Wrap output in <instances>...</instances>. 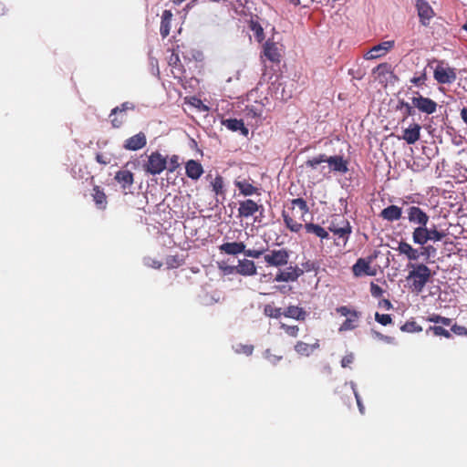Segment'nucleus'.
I'll return each instance as SVG.
<instances>
[{
    "instance_id": "nucleus-1",
    "label": "nucleus",
    "mask_w": 467,
    "mask_h": 467,
    "mask_svg": "<svg viewBox=\"0 0 467 467\" xmlns=\"http://www.w3.org/2000/svg\"><path fill=\"white\" fill-rule=\"evenodd\" d=\"M409 272L407 281L412 292L420 294L431 277V269L424 264H408Z\"/></svg>"
},
{
    "instance_id": "nucleus-2",
    "label": "nucleus",
    "mask_w": 467,
    "mask_h": 467,
    "mask_svg": "<svg viewBox=\"0 0 467 467\" xmlns=\"http://www.w3.org/2000/svg\"><path fill=\"white\" fill-rule=\"evenodd\" d=\"M219 250L221 253L229 254V255H237L241 253H244L246 256L252 258H259L265 251V249H245V244L243 242H233V243H224L219 246Z\"/></svg>"
},
{
    "instance_id": "nucleus-3",
    "label": "nucleus",
    "mask_w": 467,
    "mask_h": 467,
    "mask_svg": "<svg viewBox=\"0 0 467 467\" xmlns=\"http://www.w3.org/2000/svg\"><path fill=\"white\" fill-rule=\"evenodd\" d=\"M336 311L340 316L346 317V320L341 324L339 331L353 330L358 327V321L360 317V313L350 309L347 306H341L336 308Z\"/></svg>"
},
{
    "instance_id": "nucleus-4",
    "label": "nucleus",
    "mask_w": 467,
    "mask_h": 467,
    "mask_svg": "<svg viewBox=\"0 0 467 467\" xmlns=\"http://www.w3.org/2000/svg\"><path fill=\"white\" fill-rule=\"evenodd\" d=\"M167 168V159L162 156L159 151L152 152L146 164L144 170L151 175H157L162 172Z\"/></svg>"
},
{
    "instance_id": "nucleus-5",
    "label": "nucleus",
    "mask_w": 467,
    "mask_h": 467,
    "mask_svg": "<svg viewBox=\"0 0 467 467\" xmlns=\"http://www.w3.org/2000/svg\"><path fill=\"white\" fill-rule=\"evenodd\" d=\"M377 257L375 255H369L366 258H358L357 262L352 266V273L356 277H360L363 275L374 276L377 275V271L375 268L370 266L373 260Z\"/></svg>"
},
{
    "instance_id": "nucleus-6",
    "label": "nucleus",
    "mask_w": 467,
    "mask_h": 467,
    "mask_svg": "<svg viewBox=\"0 0 467 467\" xmlns=\"http://www.w3.org/2000/svg\"><path fill=\"white\" fill-rule=\"evenodd\" d=\"M134 109V104L129 101L123 102L120 106L112 109L109 114L112 127L115 129L120 128L126 121L127 110H133Z\"/></svg>"
},
{
    "instance_id": "nucleus-7",
    "label": "nucleus",
    "mask_w": 467,
    "mask_h": 467,
    "mask_svg": "<svg viewBox=\"0 0 467 467\" xmlns=\"http://www.w3.org/2000/svg\"><path fill=\"white\" fill-rule=\"evenodd\" d=\"M265 262L269 266L282 267L287 265L289 260V252L285 249L270 250L264 256Z\"/></svg>"
},
{
    "instance_id": "nucleus-8",
    "label": "nucleus",
    "mask_w": 467,
    "mask_h": 467,
    "mask_svg": "<svg viewBox=\"0 0 467 467\" xmlns=\"http://www.w3.org/2000/svg\"><path fill=\"white\" fill-rule=\"evenodd\" d=\"M416 96L411 98V104L419 111L431 115L436 112L437 103L430 98L423 97L419 92H415Z\"/></svg>"
},
{
    "instance_id": "nucleus-9",
    "label": "nucleus",
    "mask_w": 467,
    "mask_h": 467,
    "mask_svg": "<svg viewBox=\"0 0 467 467\" xmlns=\"http://www.w3.org/2000/svg\"><path fill=\"white\" fill-rule=\"evenodd\" d=\"M408 220L411 224L418 226H426L429 223L430 216L419 206H409L406 210Z\"/></svg>"
},
{
    "instance_id": "nucleus-10",
    "label": "nucleus",
    "mask_w": 467,
    "mask_h": 467,
    "mask_svg": "<svg viewBox=\"0 0 467 467\" xmlns=\"http://www.w3.org/2000/svg\"><path fill=\"white\" fill-rule=\"evenodd\" d=\"M433 77L439 84H451L457 78L455 68L442 66L436 67Z\"/></svg>"
},
{
    "instance_id": "nucleus-11",
    "label": "nucleus",
    "mask_w": 467,
    "mask_h": 467,
    "mask_svg": "<svg viewBox=\"0 0 467 467\" xmlns=\"http://www.w3.org/2000/svg\"><path fill=\"white\" fill-rule=\"evenodd\" d=\"M294 209H291L290 213H286L283 211V217L285 226L291 231L295 233H298L303 228V223L306 221L305 216L299 214L296 215Z\"/></svg>"
},
{
    "instance_id": "nucleus-12",
    "label": "nucleus",
    "mask_w": 467,
    "mask_h": 467,
    "mask_svg": "<svg viewBox=\"0 0 467 467\" xmlns=\"http://www.w3.org/2000/svg\"><path fill=\"white\" fill-rule=\"evenodd\" d=\"M395 42L393 40L383 41L371 47L365 55L366 59H375L385 56L389 50L394 47Z\"/></svg>"
},
{
    "instance_id": "nucleus-13",
    "label": "nucleus",
    "mask_w": 467,
    "mask_h": 467,
    "mask_svg": "<svg viewBox=\"0 0 467 467\" xmlns=\"http://www.w3.org/2000/svg\"><path fill=\"white\" fill-rule=\"evenodd\" d=\"M263 210V205L256 203L251 199H246L239 202L238 217L248 218L253 216L259 210Z\"/></svg>"
},
{
    "instance_id": "nucleus-14",
    "label": "nucleus",
    "mask_w": 467,
    "mask_h": 467,
    "mask_svg": "<svg viewBox=\"0 0 467 467\" xmlns=\"http://www.w3.org/2000/svg\"><path fill=\"white\" fill-rule=\"evenodd\" d=\"M416 8L420 22L424 26L430 24V20L434 16V11L427 1H416Z\"/></svg>"
},
{
    "instance_id": "nucleus-15",
    "label": "nucleus",
    "mask_w": 467,
    "mask_h": 467,
    "mask_svg": "<svg viewBox=\"0 0 467 467\" xmlns=\"http://www.w3.org/2000/svg\"><path fill=\"white\" fill-rule=\"evenodd\" d=\"M424 252L420 253L417 249L413 248L410 244L406 242H400L398 246V251L400 254H405L410 261H417L420 254H429L430 249H433L431 245L423 248Z\"/></svg>"
},
{
    "instance_id": "nucleus-16",
    "label": "nucleus",
    "mask_w": 467,
    "mask_h": 467,
    "mask_svg": "<svg viewBox=\"0 0 467 467\" xmlns=\"http://www.w3.org/2000/svg\"><path fill=\"white\" fill-rule=\"evenodd\" d=\"M328 230L332 232L335 235L344 238L346 243L348 240L349 235L352 232V227L348 220L343 219L340 223H336L335 222H332L328 227Z\"/></svg>"
},
{
    "instance_id": "nucleus-17",
    "label": "nucleus",
    "mask_w": 467,
    "mask_h": 467,
    "mask_svg": "<svg viewBox=\"0 0 467 467\" xmlns=\"http://www.w3.org/2000/svg\"><path fill=\"white\" fill-rule=\"evenodd\" d=\"M326 162L328 164L331 171L346 173L348 171V161L344 160L342 156L335 155L327 157L326 155Z\"/></svg>"
},
{
    "instance_id": "nucleus-18",
    "label": "nucleus",
    "mask_w": 467,
    "mask_h": 467,
    "mask_svg": "<svg viewBox=\"0 0 467 467\" xmlns=\"http://www.w3.org/2000/svg\"><path fill=\"white\" fill-rule=\"evenodd\" d=\"M304 274V270L297 266H289L285 271L280 272L275 277L276 282H294L298 279L300 275Z\"/></svg>"
},
{
    "instance_id": "nucleus-19",
    "label": "nucleus",
    "mask_w": 467,
    "mask_h": 467,
    "mask_svg": "<svg viewBox=\"0 0 467 467\" xmlns=\"http://www.w3.org/2000/svg\"><path fill=\"white\" fill-rule=\"evenodd\" d=\"M320 347L319 339L316 338L313 343H306L304 341H297L294 347L295 351L304 357H309L314 353L315 350L318 349Z\"/></svg>"
},
{
    "instance_id": "nucleus-20",
    "label": "nucleus",
    "mask_w": 467,
    "mask_h": 467,
    "mask_svg": "<svg viewBox=\"0 0 467 467\" xmlns=\"http://www.w3.org/2000/svg\"><path fill=\"white\" fill-rule=\"evenodd\" d=\"M147 143L146 136L143 132L127 139L124 142V148L129 150H138L142 149Z\"/></svg>"
},
{
    "instance_id": "nucleus-21",
    "label": "nucleus",
    "mask_w": 467,
    "mask_h": 467,
    "mask_svg": "<svg viewBox=\"0 0 467 467\" xmlns=\"http://www.w3.org/2000/svg\"><path fill=\"white\" fill-rule=\"evenodd\" d=\"M283 316L297 321H305L308 314L303 307L290 305L283 311Z\"/></svg>"
},
{
    "instance_id": "nucleus-22",
    "label": "nucleus",
    "mask_w": 467,
    "mask_h": 467,
    "mask_svg": "<svg viewBox=\"0 0 467 467\" xmlns=\"http://www.w3.org/2000/svg\"><path fill=\"white\" fill-rule=\"evenodd\" d=\"M185 173L190 179L197 181L202 175L203 168L199 161L189 160L185 163Z\"/></svg>"
},
{
    "instance_id": "nucleus-23",
    "label": "nucleus",
    "mask_w": 467,
    "mask_h": 467,
    "mask_svg": "<svg viewBox=\"0 0 467 467\" xmlns=\"http://www.w3.org/2000/svg\"><path fill=\"white\" fill-rule=\"evenodd\" d=\"M235 271L239 275L251 276L256 275V266L254 261L243 259L238 261Z\"/></svg>"
},
{
    "instance_id": "nucleus-24",
    "label": "nucleus",
    "mask_w": 467,
    "mask_h": 467,
    "mask_svg": "<svg viewBox=\"0 0 467 467\" xmlns=\"http://www.w3.org/2000/svg\"><path fill=\"white\" fill-rule=\"evenodd\" d=\"M420 130H421V127L420 124L413 123V124L410 125L409 128L404 130L402 139L408 144H414L420 138Z\"/></svg>"
},
{
    "instance_id": "nucleus-25",
    "label": "nucleus",
    "mask_w": 467,
    "mask_h": 467,
    "mask_svg": "<svg viewBox=\"0 0 467 467\" xmlns=\"http://www.w3.org/2000/svg\"><path fill=\"white\" fill-rule=\"evenodd\" d=\"M379 216L388 222L398 221L402 216V209L397 205H389L380 212Z\"/></svg>"
},
{
    "instance_id": "nucleus-26",
    "label": "nucleus",
    "mask_w": 467,
    "mask_h": 467,
    "mask_svg": "<svg viewBox=\"0 0 467 467\" xmlns=\"http://www.w3.org/2000/svg\"><path fill=\"white\" fill-rule=\"evenodd\" d=\"M168 64L171 67V72L174 77L181 78L183 75L184 68L179 54L175 52V50H172L171 56L168 57Z\"/></svg>"
},
{
    "instance_id": "nucleus-27",
    "label": "nucleus",
    "mask_w": 467,
    "mask_h": 467,
    "mask_svg": "<svg viewBox=\"0 0 467 467\" xmlns=\"http://www.w3.org/2000/svg\"><path fill=\"white\" fill-rule=\"evenodd\" d=\"M114 179L123 190L129 189L134 182V175L129 170H120L116 172Z\"/></svg>"
},
{
    "instance_id": "nucleus-28",
    "label": "nucleus",
    "mask_w": 467,
    "mask_h": 467,
    "mask_svg": "<svg viewBox=\"0 0 467 467\" xmlns=\"http://www.w3.org/2000/svg\"><path fill=\"white\" fill-rule=\"evenodd\" d=\"M222 124L232 131H240L244 136L248 135V129L244 126L242 119H222Z\"/></svg>"
},
{
    "instance_id": "nucleus-29",
    "label": "nucleus",
    "mask_w": 467,
    "mask_h": 467,
    "mask_svg": "<svg viewBox=\"0 0 467 467\" xmlns=\"http://www.w3.org/2000/svg\"><path fill=\"white\" fill-rule=\"evenodd\" d=\"M264 56L271 62H280L281 55L275 43L266 41L264 45Z\"/></svg>"
},
{
    "instance_id": "nucleus-30",
    "label": "nucleus",
    "mask_w": 467,
    "mask_h": 467,
    "mask_svg": "<svg viewBox=\"0 0 467 467\" xmlns=\"http://www.w3.org/2000/svg\"><path fill=\"white\" fill-rule=\"evenodd\" d=\"M92 197L98 209H106L108 203L107 195L99 186L96 185L93 187Z\"/></svg>"
},
{
    "instance_id": "nucleus-31",
    "label": "nucleus",
    "mask_w": 467,
    "mask_h": 467,
    "mask_svg": "<svg viewBox=\"0 0 467 467\" xmlns=\"http://www.w3.org/2000/svg\"><path fill=\"white\" fill-rule=\"evenodd\" d=\"M172 19V13L171 10H164L161 16V22L160 27L161 36L165 38L169 36L171 31V22Z\"/></svg>"
},
{
    "instance_id": "nucleus-32",
    "label": "nucleus",
    "mask_w": 467,
    "mask_h": 467,
    "mask_svg": "<svg viewBox=\"0 0 467 467\" xmlns=\"http://www.w3.org/2000/svg\"><path fill=\"white\" fill-rule=\"evenodd\" d=\"M234 184L244 196L258 193V188L251 184L247 180L235 181Z\"/></svg>"
},
{
    "instance_id": "nucleus-33",
    "label": "nucleus",
    "mask_w": 467,
    "mask_h": 467,
    "mask_svg": "<svg viewBox=\"0 0 467 467\" xmlns=\"http://www.w3.org/2000/svg\"><path fill=\"white\" fill-rule=\"evenodd\" d=\"M427 225L417 226L412 232V240L415 244L424 245L428 243Z\"/></svg>"
},
{
    "instance_id": "nucleus-34",
    "label": "nucleus",
    "mask_w": 467,
    "mask_h": 467,
    "mask_svg": "<svg viewBox=\"0 0 467 467\" xmlns=\"http://www.w3.org/2000/svg\"><path fill=\"white\" fill-rule=\"evenodd\" d=\"M304 227L307 234H313L317 237H319L321 240L328 239V237H329L328 232L326 231L323 227H321L318 224L308 223H306L304 225Z\"/></svg>"
},
{
    "instance_id": "nucleus-35",
    "label": "nucleus",
    "mask_w": 467,
    "mask_h": 467,
    "mask_svg": "<svg viewBox=\"0 0 467 467\" xmlns=\"http://www.w3.org/2000/svg\"><path fill=\"white\" fill-rule=\"evenodd\" d=\"M397 109L400 110L402 112L403 118L402 120L404 121L409 116H412L415 114V107H413L412 104L400 99L398 101L397 104Z\"/></svg>"
},
{
    "instance_id": "nucleus-36",
    "label": "nucleus",
    "mask_w": 467,
    "mask_h": 467,
    "mask_svg": "<svg viewBox=\"0 0 467 467\" xmlns=\"http://www.w3.org/2000/svg\"><path fill=\"white\" fill-rule=\"evenodd\" d=\"M427 235H428V242L433 241V242H439L441 241L445 236L446 234L442 231L437 230L436 226L433 225L431 228L427 227Z\"/></svg>"
},
{
    "instance_id": "nucleus-37",
    "label": "nucleus",
    "mask_w": 467,
    "mask_h": 467,
    "mask_svg": "<svg viewBox=\"0 0 467 467\" xmlns=\"http://www.w3.org/2000/svg\"><path fill=\"white\" fill-rule=\"evenodd\" d=\"M249 28L254 32L257 41L261 42L265 38L264 29L259 22L251 20L249 22Z\"/></svg>"
},
{
    "instance_id": "nucleus-38",
    "label": "nucleus",
    "mask_w": 467,
    "mask_h": 467,
    "mask_svg": "<svg viewBox=\"0 0 467 467\" xmlns=\"http://www.w3.org/2000/svg\"><path fill=\"white\" fill-rule=\"evenodd\" d=\"M264 314L268 317L277 319L283 316V311L280 307H275L271 304H267L264 306Z\"/></svg>"
},
{
    "instance_id": "nucleus-39",
    "label": "nucleus",
    "mask_w": 467,
    "mask_h": 467,
    "mask_svg": "<svg viewBox=\"0 0 467 467\" xmlns=\"http://www.w3.org/2000/svg\"><path fill=\"white\" fill-rule=\"evenodd\" d=\"M326 162V154H319L305 161L304 166L315 170L321 163Z\"/></svg>"
},
{
    "instance_id": "nucleus-40",
    "label": "nucleus",
    "mask_w": 467,
    "mask_h": 467,
    "mask_svg": "<svg viewBox=\"0 0 467 467\" xmlns=\"http://www.w3.org/2000/svg\"><path fill=\"white\" fill-rule=\"evenodd\" d=\"M211 185L216 195H223L224 193V182L221 175H217L211 182Z\"/></svg>"
},
{
    "instance_id": "nucleus-41",
    "label": "nucleus",
    "mask_w": 467,
    "mask_h": 467,
    "mask_svg": "<svg viewBox=\"0 0 467 467\" xmlns=\"http://www.w3.org/2000/svg\"><path fill=\"white\" fill-rule=\"evenodd\" d=\"M291 204H292V208L291 209L295 210V207L297 206L299 208V214H301L303 216L307 214L308 212H309V208L307 206L306 202L304 199H302V198L293 199L291 201Z\"/></svg>"
},
{
    "instance_id": "nucleus-42",
    "label": "nucleus",
    "mask_w": 467,
    "mask_h": 467,
    "mask_svg": "<svg viewBox=\"0 0 467 467\" xmlns=\"http://www.w3.org/2000/svg\"><path fill=\"white\" fill-rule=\"evenodd\" d=\"M400 330L407 333L421 332L422 327L415 321H407L400 327Z\"/></svg>"
},
{
    "instance_id": "nucleus-43",
    "label": "nucleus",
    "mask_w": 467,
    "mask_h": 467,
    "mask_svg": "<svg viewBox=\"0 0 467 467\" xmlns=\"http://www.w3.org/2000/svg\"><path fill=\"white\" fill-rule=\"evenodd\" d=\"M427 320L429 322H432V323H435V324H441L443 326H451V319L449 318V317H441L440 315H437V314H432L431 316H429L427 317Z\"/></svg>"
},
{
    "instance_id": "nucleus-44",
    "label": "nucleus",
    "mask_w": 467,
    "mask_h": 467,
    "mask_svg": "<svg viewBox=\"0 0 467 467\" xmlns=\"http://www.w3.org/2000/svg\"><path fill=\"white\" fill-rule=\"evenodd\" d=\"M280 328L285 331V333L290 337H296L299 333L298 326H290L282 323Z\"/></svg>"
},
{
    "instance_id": "nucleus-45",
    "label": "nucleus",
    "mask_w": 467,
    "mask_h": 467,
    "mask_svg": "<svg viewBox=\"0 0 467 467\" xmlns=\"http://www.w3.org/2000/svg\"><path fill=\"white\" fill-rule=\"evenodd\" d=\"M428 331H432L435 336H441V337H444L446 338H451V335L450 331H448L447 329L443 328L441 326L430 327Z\"/></svg>"
},
{
    "instance_id": "nucleus-46",
    "label": "nucleus",
    "mask_w": 467,
    "mask_h": 467,
    "mask_svg": "<svg viewBox=\"0 0 467 467\" xmlns=\"http://www.w3.org/2000/svg\"><path fill=\"white\" fill-rule=\"evenodd\" d=\"M375 320L381 324L382 326H387V325H389L392 323V318L390 317V315L389 314H379V312H377L375 314Z\"/></svg>"
},
{
    "instance_id": "nucleus-47",
    "label": "nucleus",
    "mask_w": 467,
    "mask_h": 467,
    "mask_svg": "<svg viewBox=\"0 0 467 467\" xmlns=\"http://www.w3.org/2000/svg\"><path fill=\"white\" fill-rule=\"evenodd\" d=\"M179 166V157L177 155H172L170 158V161H167L166 169H168L169 171L173 172Z\"/></svg>"
},
{
    "instance_id": "nucleus-48",
    "label": "nucleus",
    "mask_w": 467,
    "mask_h": 467,
    "mask_svg": "<svg viewBox=\"0 0 467 467\" xmlns=\"http://www.w3.org/2000/svg\"><path fill=\"white\" fill-rule=\"evenodd\" d=\"M370 293L373 297L379 298L382 296L384 290L379 285L375 284L374 282H371Z\"/></svg>"
},
{
    "instance_id": "nucleus-49",
    "label": "nucleus",
    "mask_w": 467,
    "mask_h": 467,
    "mask_svg": "<svg viewBox=\"0 0 467 467\" xmlns=\"http://www.w3.org/2000/svg\"><path fill=\"white\" fill-rule=\"evenodd\" d=\"M95 159L99 164L102 165H108L111 161V158L108 154L102 152H98L95 156Z\"/></svg>"
},
{
    "instance_id": "nucleus-50",
    "label": "nucleus",
    "mask_w": 467,
    "mask_h": 467,
    "mask_svg": "<svg viewBox=\"0 0 467 467\" xmlns=\"http://www.w3.org/2000/svg\"><path fill=\"white\" fill-rule=\"evenodd\" d=\"M303 270L306 272H317L319 268L318 264L314 261H306L303 265Z\"/></svg>"
},
{
    "instance_id": "nucleus-51",
    "label": "nucleus",
    "mask_w": 467,
    "mask_h": 467,
    "mask_svg": "<svg viewBox=\"0 0 467 467\" xmlns=\"http://www.w3.org/2000/svg\"><path fill=\"white\" fill-rule=\"evenodd\" d=\"M451 330L458 336H467V328L463 326L454 324L451 326Z\"/></svg>"
},
{
    "instance_id": "nucleus-52",
    "label": "nucleus",
    "mask_w": 467,
    "mask_h": 467,
    "mask_svg": "<svg viewBox=\"0 0 467 467\" xmlns=\"http://www.w3.org/2000/svg\"><path fill=\"white\" fill-rule=\"evenodd\" d=\"M373 335L378 339L382 340V341H384L386 343H389V344L394 343V340H395L393 337L386 336V335H383V334H381L379 332H377V331H373Z\"/></svg>"
},
{
    "instance_id": "nucleus-53",
    "label": "nucleus",
    "mask_w": 467,
    "mask_h": 467,
    "mask_svg": "<svg viewBox=\"0 0 467 467\" xmlns=\"http://www.w3.org/2000/svg\"><path fill=\"white\" fill-rule=\"evenodd\" d=\"M354 361V355L352 353L344 356L341 359V366L348 368Z\"/></svg>"
},
{
    "instance_id": "nucleus-54",
    "label": "nucleus",
    "mask_w": 467,
    "mask_h": 467,
    "mask_svg": "<svg viewBox=\"0 0 467 467\" xmlns=\"http://www.w3.org/2000/svg\"><path fill=\"white\" fill-rule=\"evenodd\" d=\"M426 80V75L425 74H421L420 76L419 77H413L411 79H410V82L412 84H414L415 86H422L424 84Z\"/></svg>"
},
{
    "instance_id": "nucleus-55",
    "label": "nucleus",
    "mask_w": 467,
    "mask_h": 467,
    "mask_svg": "<svg viewBox=\"0 0 467 467\" xmlns=\"http://www.w3.org/2000/svg\"><path fill=\"white\" fill-rule=\"evenodd\" d=\"M254 350V347L252 345H241L240 348L237 349V352L244 353L246 356L252 355Z\"/></svg>"
},
{
    "instance_id": "nucleus-56",
    "label": "nucleus",
    "mask_w": 467,
    "mask_h": 467,
    "mask_svg": "<svg viewBox=\"0 0 467 467\" xmlns=\"http://www.w3.org/2000/svg\"><path fill=\"white\" fill-rule=\"evenodd\" d=\"M289 2L295 5H299L303 4L304 6H308L310 4L314 2H320V0H289Z\"/></svg>"
},
{
    "instance_id": "nucleus-57",
    "label": "nucleus",
    "mask_w": 467,
    "mask_h": 467,
    "mask_svg": "<svg viewBox=\"0 0 467 467\" xmlns=\"http://www.w3.org/2000/svg\"><path fill=\"white\" fill-rule=\"evenodd\" d=\"M146 265L150 267L159 269L161 267L162 263L154 259H148Z\"/></svg>"
},
{
    "instance_id": "nucleus-58",
    "label": "nucleus",
    "mask_w": 467,
    "mask_h": 467,
    "mask_svg": "<svg viewBox=\"0 0 467 467\" xmlns=\"http://www.w3.org/2000/svg\"><path fill=\"white\" fill-rule=\"evenodd\" d=\"M388 68H389V65L387 63H383V64H380L376 68H375V71L379 72V74H384L385 72H388Z\"/></svg>"
},
{
    "instance_id": "nucleus-59",
    "label": "nucleus",
    "mask_w": 467,
    "mask_h": 467,
    "mask_svg": "<svg viewBox=\"0 0 467 467\" xmlns=\"http://www.w3.org/2000/svg\"><path fill=\"white\" fill-rule=\"evenodd\" d=\"M461 117L462 120L467 124V107L461 110Z\"/></svg>"
},
{
    "instance_id": "nucleus-60",
    "label": "nucleus",
    "mask_w": 467,
    "mask_h": 467,
    "mask_svg": "<svg viewBox=\"0 0 467 467\" xmlns=\"http://www.w3.org/2000/svg\"><path fill=\"white\" fill-rule=\"evenodd\" d=\"M383 305L384 306L387 308V309H389L392 307V305L390 303V301L389 299H384L383 300Z\"/></svg>"
},
{
    "instance_id": "nucleus-61",
    "label": "nucleus",
    "mask_w": 467,
    "mask_h": 467,
    "mask_svg": "<svg viewBox=\"0 0 467 467\" xmlns=\"http://www.w3.org/2000/svg\"><path fill=\"white\" fill-rule=\"evenodd\" d=\"M5 6L0 3V16L5 15Z\"/></svg>"
},
{
    "instance_id": "nucleus-62",
    "label": "nucleus",
    "mask_w": 467,
    "mask_h": 467,
    "mask_svg": "<svg viewBox=\"0 0 467 467\" xmlns=\"http://www.w3.org/2000/svg\"><path fill=\"white\" fill-rule=\"evenodd\" d=\"M184 1H185V0H172V3H173L174 5H180V4H182V2H184Z\"/></svg>"
},
{
    "instance_id": "nucleus-63",
    "label": "nucleus",
    "mask_w": 467,
    "mask_h": 467,
    "mask_svg": "<svg viewBox=\"0 0 467 467\" xmlns=\"http://www.w3.org/2000/svg\"><path fill=\"white\" fill-rule=\"evenodd\" d=\"M357 401H358V405L359 409H362V405L358 397H357Z\"/></svg>"
},
{
    "instance_id": "nucleus-64",
    "label": "nucleus",
    "mask_w": 467,
    "mask_h": 467,
    "mask_svg": "<svg viewBox=\"0 0 467 467\" xmlns=\"http://www.w3.org/2000/svg\"><path fill=\"white\" fill-rule=\"evenodd\" d=\"M153 62H155L156 64L158 63V60L155 59V58H151V64L153 65Z\"/></svg>"
}]
</instances>
